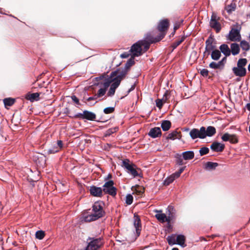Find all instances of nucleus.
<instances>
[{
    "instance_id": "59",
    "label": "nucleus",
    "mask_w": 250,
    "mask_h": 250,
    "mask_svg": "<svg viewBox=\"0 0 250 250\" xmlns=\"http://www.w3.org/2000/svg\"><path fill=\"white\" fill-rule=\"evenodd\" d=\"M98 98V97H97V96L96 95V94H95V95L94 96H93V97H89V98L87 99V101H92V100H97Z\"/></svg>"
},
{
    "instance_id": "18",
    "label": "nucleus",
    "mask_w": 250,
    "mask_h": 250,
    "mask_svg": "<svg viewBox=\"0 0 250 250\" xmlns=\"http://www.w3.org/2000/svg\"><path fill=\"white\" fill-rule=\"evenodd\" d=\"M134 226L136 229V233L138 235H139L140 234V232L141 230V220L139 217L138 215H134Z\"/></svg>"
},
{
    "instance_id": "49",
    "label": "nucleus",
    "mask_w": 250,
    "mask_h": 250,
    "mask_svg": "<svg viewBox=\"0 0 250 250\" xmlns=\"http://www.w3.org/2000/svg\"><path fill=\"white\" fill-rule=\"evenodd\" d=\"M230 134L228 133H225L222 137L221 139L223 141H229L230 139Z\"/></svg>"
},
{
    "instance_id": "21",
    "label": "nucleus",
    "mask_w": 250,
    "mask_h": 250,
    "mask_svg": "<svg viewBox=\"0 0 250 250\" xmlns=\"http://www.w3.org/2000/svg\"><path fill=\"white\" fill-rule=\"evenodd\" d=\"M236 8V0H232L230 4L226 6L225 9L229 14H230L235 10Z\"/></svg>"
},
{
    "instance_id": "57",
    "label": "nucleus",
    "mask_w": 250,
    "mask_h": 250,
    "mask_svg": "<svg viewBox=\"0 0 250 250\" xmlns=\"http://www.w3.org/2000/svg\"><path fill=\"white\" fill-rule=\"evenodd\" d=\"M63 143L61 140H58L57 142V146H58L59 148L61 149L63 147Z\"/></svg>"
},
{
    "instance_id": "32",
    "label": "nucleus",
    "mask_w": 250,
    "mask_h": 250,
    "mask_svg": "<svg viewBox=\"0 0 250 250\" xmlns=\"http://www.w3.org/2000/svg\"><path fill=\"white\" fill-rule=\"evenodd\" d=\"M15 102V99L11 98H5L3 100V103L5 107L12 106Z\"/></svg>"
},
{
    "instance_id": "15",
    "label": "nucleus",
    "mask_w": 250,
    "mask_h": 250,
    "mask_svg": "<svg viewBox=\"0 0 250 250\" xmlns=\"http://www.w3.org/2000/svg\"><path fill=\"white\" fill-rule=\"evenodd\" d=\"M162 134L161 130L160 127H155L150 129L148 135L153 138L160 137Z\"/></svg>"
},
{
    "instance_id": "42",
    "label": "nucleus",
    "mask_w": 250,
    "mask_h": 250,
    "mask_svg": "<svg viewBox=\"0 0 250 250\" xmlns=\"http://www.w3.org/2000/svg\"><path fill=\"white\" fill-rule=\"evenodd\" d=\"M229 142L231 144H236L238 142V137L235 134H230Z\"/></svg>"
},
{
    "instance_id": "33",
    "label": "nucleus",
    "mask_w": 250,
    "mask_h": 250,
    "mask_svg": "<svg viewBox=\"0 0 250 250\" xmlns=\"http://www.w3.org/2000/svg\"><path fill=\"white\" fill-rule=\"evenodd\" d=\"M221 63V62H212L210 63V64H209V67L213 68V69H218L222 70L223 69V68L221 65V64H220Z\"/></svg>"
},
{
    "instance_id": "54",
    "label": "nucleus",
    "mask_w": 250,
    "mask_h": 250,
    "mask_svg": "<svg viewBox=\"0 0 250 250\" xmlns=\"http://www.w3.org/2000/svg\"><path fill=\"white\" fill-rule=\"evenodd\" d=\"M208 71L207 69H203L200 71V74L203 77H207L208 75Z\"/></svg>"
},
{
    "instance_id": "30",
    "label": "nucleus",
    "mask_w": 250,
    "mask_h": 250,
    "mask_svg": "<svg viewBox=\"0 0 250 250\" xmlns=\"http://www.w3.org/2000/svg\"><path fill=\"white\" fill-rule=\"evenodd\" d=\"M215 46L212 45V42L209 39L206 41L205 50L210 53L211 51H213V50H215Z\"/></svg>"
},
{
    "instance_id": "47",
    "label": "nucleus",
    "mask_w": 250,
    "mask_h": 250,
    "mask_svg": "<svg viewBox=\"0 0 250 250\" xmlns=\"http://www.w3.org/2000/svg\"><path fill=\"white\" fill-rule=\"evenodd\" d=\"M106 91V90H105V88H101L98 90L96 95L98 98L101 97L105 94Z\"/></svg>"
},
{
    "instance_id": "1",
    "label": "nucleus",
    "mask_w": 250,
    "mask_h": 250,
    "mask_svg": "<svg viewBox=\"0 0 250 250\" xmlns=\"http://www.w3.org/2000/svg\"><path fill=\"white\" fill-rule=\"evenodd\" d=\"M165 35V32H160L159 35L156 37L149 36L146 38V40L138 41L131 47L129 51L131 56L135 57L141 56L143 53V46L144 47L145 51H146L149 49L150 44L159 42L164 38Z\"/></svg>"
},
{
    "instance_id": "26",
    "label": "nucleus",
    "mask_w": 250,
    "mask_h": 250,
    "mask_svg": "<svg viewBox=\"0 0 250 250\" xmlns=\"http://www.w3.org/2000/svg\"><path fill=\"white\" fill-rule=\"evenodd\" d=\"M113 81L114 80H113V78L110 75L108 78L105 79L104 83H102L104 87L103 88H105L106 90L107 88L109 87L110 84L113 82Z\"/></svg>"
},
{
    "instance_id": "2",
    "label": "nucleus",
    "mask_w": 250,
    "mask_h": 250,
    "mask_svg": "<svg viewBox=\"0 0 250 250\" xmlns=\"http://www.w3.org/2000/svg\"><path fill=\"white\" fill-rule=\"evenodd\" d=\"M103 205L102 202H95L92 206V212L87 215L83 214V221L85 222H90L103 217L105 214Z\"/></svg>"
},
{
    "instance_id": "3",
    "label": "nucleus",
    "mask_w": 250,
    "mask_h": 250,
    "mask_svg": "<svg viewBox=\"0 0 250 250\" xmlns=\"http://www.w3.org/2000/svg\"><path fill=\"white\" fill-rule=\"evenodd\" d=\"M122 166L133 177H142L141 169L137 167V166L133 163L131 162L129 159H126L124 160L122 162Z\"/></svg>"
},
{
    "instance_id": "29",
    "label": "nucleus",
    "mask_w": 250,
    "mask_h": 250,
    "mask_svg": "<svg viewBox=\"0 0 250 250\" xmlns=\"http://www.w3.org/2000/svg\"><path fill=\"white\" fill-rule=\"evenodd\" d=\"M171 125V122L168 120L163 121L161 124V127L164 131H167Z\"/></svg>"
},
{
    "instance_id": "34",
    "label": "nucleus",
    "mask_w": 250,
    "mask_h": 250,
    "mask_svg": "<svg viewBox=\"0 0 250 250\" xmlns=\"http://www.w3.org/2000/svg\"><path fill=\"white\" fill-rule=\"evenodd\" d=\"M240 46L243 50L249 51L250 48V45L248 42L246 41H242L240 42Z\"/></svg>"
},
{
    "instance_id": "38",
    "label": "nucleus",
    "mask_w": 250,
    "mask_h": 250,
    "mask_svg": "<svg viewBox=\"0 0 250 250\" xmlns=\"http://www.w3.org/2000/svg\"><path fill=\"white\" fill-rule=\"evenodd\" d=\"M118 129V127H117L109 128L105 131V132L104 133V136L105 137L109 136L110 135L112 134L113 133L117 131Z\"/></svg>"
},
{
    "instance_id": "63",
    "label": "nucleus",
    "mask_w": 250,
    "mask_h": 250,
    "mask_svg": "<svg viewBox=\"0 0 250 250\" xmlns=\"http://www.w3.org/2000/svg\"><path fill=\"white\" fill-rule=\"evenodd\" d=\"M210 52L208 51L207 50H205V52L203 53V57L204 58H208V56L210 55Z\"/></svg>"
},
{
    "instance_id": "53",
    "label": "nucleus",
    "mask_w": 250,
    "mask_h": 250,
    "mask_svg": "<svg viewBox=\"0 0 250 250\" xmlns=\"http://www.w3.org/2000/svg\"><path fill=\"white\" fill-rule=\"evenodd\" d=\"M184 169L185 167H181L178 171L173 173V175L175 176V177H176V178H178L180 176L181 174L183 172Z\"/></svg>"
},
{
    "instance_id": "9",
    "label": "nucleus",
    "mask_w": 250,
    "mask_h": 250,
    "mask_svg": "<svg viewBox=\"0 0 250 250\" xmlns=\"http://www.w3.org/2000/svg\"><path fill=\"white\" fill-rule=\"evenodd\" d=\"M169 26V20L167 19L161 20L158 23V31H166Z\"/></svg>"
},
{
    "instance_id": "12",
    "label": "nucleus",
    "mask_w": 250,
    "mask_h": 250,
    "mask_svg": "<svg viewBox=\"0 0 250 250\" xmlns=\"http://www.w3.org/2000/svg\"><path fill=\"white\" fill-rule=\"evenodd\" d=\"M209 24L210 27L216 31H219L221 29L220 23L217 21L216 17L214 15H212L211 17Z\"/></svg>"
},
{
    "instance_id": "62",
    "label": "nucleus",
    "mask_w": 250,
    "mask_h": 250,
    "mask_svg": "<svg viewBox=\"0 0 250 250\" xmlns=\"http://www.w3.org/2000/svg\"><path fill=\"white\" fill-rule=\"evenodd\" d=\"M140 188V187L139 186H138L137 187H135V190H136V192L138 193V194L139 195H140L144 192V189H142V191L141 190H139L137 189V188Z\"/></svg>"
},
{
    "instance_id": "5",
    "label": "nucleus",
    "mask_w": 250,
    "mask_h": 250,
    "mask_svg": "<svg viewBox=\"0 0 250 250\" xmlns=\"http://www.w3.org/2000/svg\"><path fill=\"white\" fill-rule=\"evenodd\" d=\"M114 184L112 180L105 182L103 186V192L113 197L115 196L117 194V188L114 187Z\"/></svg>"
},
{
    "instance_id": "11",
    "label": "nucleus",
    "mask_w": 250,
    "mask_h": 250,
    "mask_svg": "<svg viewBox=\"0 0 250 250\" xmlns=\"http://www.w3.org/2000/svg\"><path fill=\"white\" fill-rule=\"evenodd\" d=\"M90 193L93 196L101 197L103 195V190L101 188L93 186L90 187Z\"/></svg>"
},
{
    "instance_id": "61",
    "label": "nucleus",
    "mask_w": 250,
    "mask_h": 250,
    "mask_svg": "<svg viewBox=\"0 0 250 250\" xmlns=\"http://www.w3.org/2000/svg\"><path fill=\"white\" fill-rule=\"evenodd\" d=\"M129 54L126 52L123 53L121 55V57L122 58H127L129 57Z\"/></svg>"
},
{
    "instance_id": "19",
    "label": "nucleus",
    "mask_w": 250,
    "mask_h": 250,
    "mask_svg": "<svg viewBox=\"0 0 250 250\" xmlns=\"http://www.w3.org/2000/svg\"><path fill=\"white\" fill-rule=\"evenodd\" d=\"M167 218L170 223L175 219V210L172 206H169L167 208Z\"/></svg>"
},
{
    "instance_id": "46",
    "label": "nucleus",
    "mask_w": 250,
    "mask_h": 250,
    "mask_svg": "<svg viewBox=\"0 0 250 250\" xmlns=\"http://www.w3.org/2000/svg\"><path fill=\"white\" fill-rule=\"evenodd\" d=\"M209 152V148L206 147H201L199 150V153L201 156H203L207 154Z\"/></svg>"
},
{
    "instance_id": "36",
    "label": "nucleus",
    "mask_w": 250,
    "mask_h": 250,
    "mask_svg": "<svg viewBox=\"0 0 250 250\" xmlns=\"http://www.w3.org/2000/svg\"><path fill=\"white\" fill-rule=\"evenodd\" d=\"M135 57L131 56V58L128 60L125 64V69L127 70L135 63L134 61Z\"/></svg>"
},
{
    "instance_id": "48",
    "label": "nucleus",
    "mask_w": 250,
    "mask_h": 250,
    "mask_svg": "<svg viewBox=\"0 0 250 250\" xmlns=\"http://www.w3.org/2000/svg\"><path fill=\"white\" fill-rule=\"evenodd\" d=\"M133 196L131 194H128L126 196L125 203L127 205H131L133 202Z\"/></svg>"
},
{
    "instance_id": "45",
    "label": "nucleus",
    "mask_w": 250,
    "mask_h": 250,
    "mask_svg": "<svg viewBox=\"0 0 250 250\" xmlns=\"http://www.w3.org/2000/svg\"><path fill=\"white\" fill-rule=\"evenodd\" d=\"M42 92L32 93V102L34 101H38L40 100V96L42 94Z\"/></svg>"
},
{
    "instance_id": "58",
    "label": "nucleus",
    "mask_w": 250,
    "mask_h": 250,
    "mask_svg": "<svg viewBox=\"0 0 250 250\" xmlns=\"http://www.w3.org/2000/svg\"><path fill=\"white\" fill-rule=\"evenodd\" d=\"M25 98L27 100L31 101V93L30 92H28L25 96Z\"/></svg>"
},
{
    "instance_id": "50",
    "label": "nucleus",
    "mask_w": 250,
    "mask_h": 250,
    "mask_svg": "<svg viewBox=\"0 0 250 250\" xmlns=\"http://www.w3.org/2000/svg\"><path fill=\"white\" fill-rule=\"evenodd\" d=\"M114 107H109L104 109V112L105 114H110L114 111Z\"/></svg>"
},
{
    "instance_id": "13",
    "label": "nucleus",
    "mask_w": 250,
    "mask_h": 250,
    "mask_svg": "<svg viewBox=\"0 0 250 250\" xmlns=\"http://www.w3.org/2000/svg\"><path fill=\"white\" fill-rule=\"evenodd\" d=\"M232 71L235 76L240 77L245 76L247 73V70L245 67H241L237 66V67H234L232 68Z\"/></svg>"
},
{
    "instance_id": "56",
    "label": "nucleus",
    "mask_w": 250,
    "mask_h": 250,
    "mask_svg": "<svg viewBox=\"0 0 250 250\" xmlns=\"http://www.w3.org/2000/svg\"><path fill=\"white\" fill-rule=\"evenodd\" d=\"M71 99L72 101L77 104L79 105L80 104V103L79 102V99L75 96L73 95L71 96Z\"/></svg>"
},
{
    "instance_id": "6",
    "label": "nucleus",
    "mask_w": 250,
    "mask_h": 250,
    "mask_svg": "<svg viewBox=\"0 0 250 250\" xmlns=\"http://www.w3.org/2000/svg\"><path fill=\"white\" fill-rule=\"evenodd\" d=\"M127 72V70L125 69L122 70L118 69L115 71L111 72L110 76L113 78L114 81H119V84H120L122 80L125 77Z\"/></svg>"
},
{
    "instance_id": "24",
    "label": "nucleus",
    "mask_w": 250,
    "mask_h": 250,
    "mask_svg": "<svg viewBox=\"0 0 250 250\" xmlns=\"http://www.w3.org/2000/svg\"><path fill=\"white\" fill-rule=\"evenodd\" d=\"M230 53L231 52L233 55H236L239 54L240 52V47L238 44L233 43L230 45Z\"/></svg>"
},
{
    "instance_id": "14",
    "label": "nucleus",
    "mask_w": 250,
    "mask_h": 250,
    "mask_svg": "<svg viewBox=\"0 0 250 250\" xmlns=\"http://www.w3.org/2000/svg\"><path fill=\"white\" fill-rule=\"evenodd\" d=\"M210 148L215 152H222L225 148V145L215 142L211 145Z\"/></svg>"
},
{
    "instance_id": "64",
    "label": "nucleus",
    "mask_w": 250,
    "mask_h": 250,
    "mask_svg": "<svg viewBox=\"0 0 250 250\" xmlns=\"http://www.w3.org/2000/svg\"><path fill=\"white\" fill-rule=\"evenodd\" d=\"M247 109L250 111V103L247 104H246Z\"/></svg>"
},
{
    "instance_id": "8",
    "label": "nucleus",
    "mask_w": 250,
    "mask_h": 250,
    "mask_svg": "<svg viewBox=\"0 0 250 250\" xmlns=\"http://www.w3.org/2000/svg\"><path fill=\"white\" fill-rule=\"evenodd\" d=\"M204 133V126H202L199 130L197 128H193L189 132V135L192 139H195L197 138L204 139L203 133Z\"/></svg>"
},
{
    "instance_id": "22",
    "label": "nucleus",
    "mask_w": 250,
    "mask_h": 250,
    "mask_svg": "<svg viewBox=\"0 0 250 250\" xmlns=\"http://www.w3.org/2000/svg\"><path fill=\"white\" fill-rule=\"evenodd\" d=\"M221 51L226 56H229L230 55V50L228 45L223 44L219 47Z\"/></svg>"
},
{
    "instance_id": "55",
    "label": "nucleus",
    "mask_w": 250,
    "mask_h": 250,
    "mask_svg": "<svg viewBox=\"0 0 250 250\" xmlns=\"http://www.w3.org/2000/svg\"><path fill=\"white\" fill-rule=\"evenodd\" d=\"M108 77H109L108 76L106 73H104L102 75H101V76H100L99 77H97L96 79L97 81L102 80H104L105 79L107 78Z\"/></svg>"
},
{
    "instance_id": "40",
    "label": "nucleus",
    "mask_w": 250,
    "mask_h": 250,
    "mask_svg": "<svg viewBox=\"0 0 250 250\" xmlns=\"http://www.w3.org/2000/svg\"><path fill=\"white\" fill-rule=\"evenodd\" d=\"M248 61L245 58L240 59L237 63V66L241 67H245Z\"/></svg>"
},
{
    "instance_id": "41",
    "label": "nucleus",
    "mask_w": 250,
    "mask_h": 250,
    "mask_svg": "<svg viewBox=\"0 0 250 250\" xmlns=\"http://www.w3.org/2000/svg\"><path fill=\"white\" fill-rule=\"evenodd\" d=\"M45 236V232L43 230H38L35 233V237L36 238L42 240Z\"/></svg>"
},
{
    "instance_id": "10",
    "label": "nucleus",
    "mask_w": 250,
    "mask_h": 250,
    "mask_svg": "<svg viewBox=\"0 0 250 250\" xmlns=\"http://www.w3.org/2000/svg\"><path fill=\"white\" fill-rule=\"evenodd\" d=\"M155 212L157 213L155 214V217L159 222L162 223L165 222L170 223L167 216L165 213H162L161 210H156Z\"/></svg>"
},
{
    "instance_id": "51",
    "label": "nucleus",
    "mask_w": 250,
    "mask_h": 250,
    "mask_svg": "<svg viewBox=\"0 0 250 250\" xmlns=\"http://www.w3.org/2000/svg\"><path fill=\"white\" fill-rule=\"evenodd\" d=\"M241 29V26L240 24H236L233 26L230 31H240Z\"/></svg>"
},
{
    "instance_id": "28",
    "label": "nucleus",
    "mask_w": 250,
    "mask_h": 250,
    "mask_svg": "<svg viewBox=\"0 0 250 250\" xmlns=\"http://www.w3.org/2000/svg\"><path fill=\"white\" fill-rule=\"evenodd\" d=\"M221 56V51L218 49L213 50L211 53V57L214 60H218Z\"/></svg>"
},
{
    "instance_id": "37",
    "label": "nucleus",
    "mask_w": 250,
    "mask_h": 250,
    "mask_svg": "<svg viewBox=\"0 0 250 250\" xmlns=\"http://www.w3.org/2000/svg\"><path fill=\"white\" fill-rule=\"evenodd\" d=\"M176 179L175 176L172 174L169 177H167L164 182V185L165 186H168Z\"/></svg>"
},
{
    "instance_id": "31",
    "label": "nucleus",
    "mask_w": 250,
    "mask_h": 250,
    "mask_svg": "<svg viewBox=\"0 0 250 250\" xmlns=\"http://www.w3.org/2000/svg\"><path fill=\"white\" fill-rule=\"evenodd\" d=\"M176 234H173L167 237V239L169 245L172 246L176 244Z\"/></svg>"
},
{
    "instance_id": "16",
    "label": "nucleus",
    "mask_w": 250,
    "mask_h": 250,
    "mask_svg": "<svg viewBox=\"0 0 250 250\" xmlns=\"http://www.w3.org/2000/svg\"><path fill=\"white\" fill-rule=\"evenodd\" d=\"M241 38L240 32H229L227 39L231 42H239Z\"/></svg>"
},
{
    "instance_id": "20",
    "label": "nucleus",
    "mask_w": 250,
    "mask_h": 250,
    "mask_svg": "<svg viewBox=\"0 0 250 250\" xmlns=\"http://www.w3.org/2000/svg\"><path fill=\"white\" fill-rule=\"evenodd\" d=\"M120 84L118 82L113 81L112 83L111 84L109 90L107 93L108 96H112L114 95L116 89L119 86Z\"/></svg>"
},
{
    "instance_id": "60",
    "label": "nucleus",
    "mask_w": 250,
    "mask_h": 250,
    "mask_svg": "<svg viewBox=\"0 0 250 250\" xmlns=\"http://www.w3.org/2000/svg\"><path fill=\"white\" fill-rule=\"evenodd\" d=\"M226 60H227L226 57H224L222 59V60H221L219 62H221V63L220 64L223 68L224 67L225 63L226 61Z\"/></svg>"
},
{
    "instance_id": "52",
    "label": "nucleus",
    "mask_w": 250,
    "mask_h": 250,
    "mask_svg": "<svg viewBox=\"0 0 250 250\" xmlns=\"http://www.w3.org/2000/svg\"><path fill=\"white\" fill-rule=\"evenodd\" d=\"M163 102L162 99H158L156 100V106L160 109L163 105Z\"/></svg>"
},
{
    "instance_id": "23",
    "label": "nucleus",
    "mask_w": 250,
    "mask_h": 250,
    "mask_svg": "<svg viewBox=\"0 0 250 250\" xmlns=\"http://www.w3.org/2000/svg\"><path fill=\"white\" fill-rule=\"evenodd\" d=\"M187 36L183 35L180 37L177 41L173 42L170 47L172 48V50L175 49L178 46H179L186 39Z\"/></svg>"
},
{
    "instance_id": "35",
    "label": "nucleus",
    "mask_w": 250,
    "mask_h": 250,
    "mask_svg": "<svg viewBox=\"0 0 250 250\" xmlns=\"http://www.w3.org/2000/svg\"><path fill=\"white\" fill-rule=\"evenodd\" d=\"M180 133L177 131H174L172 132L169 133L167 137V139L174 140L178 138V136L180 135Z\"/></svg>"
},
{
    "instance_id": "43",
    "label": "nucleus",
    "mask_w": 250,
    "mask_h": 250,
    "mask_svg": "<svg viewBox=\"0 0 250 250\" xmlns=\"http://www.w3.org/2000/svg\"><path fill=\"white\" fill-rule=\"evenodd\" d=\"M184 21L183 20H180L176 21L174 24L173 30L174 31H176L178 30L180 26L183 24Z\"/></svg>"
},
{
    "instance_id": "25",
    "label": "nucleus",
    "mask_w": 250,
    "mask_h": 250,
    "mask_svg": "<svg viewBox=\"0 0 250 250\" xmlns=\"http://www.w3.org/2000/svg\"><path fill=\"white\" fill-rule=\"evenodd\" d=\"M185 241L186 238L184 235L181 234L177 235L176 244L185 247Z\"/></svg>"
},
{
    "instance_id": "27",
    "label": "nucleus",
    "mask_w": 250,
    "mask_h": 250,
    "mask_svg": "<svg viewBox=\"0 0 250 250\" xmlns=\"http://www.w3.org/2000/svg\"><path fill=\"white\" fill-rule=\"evenodd\" d=\"M183 157L185 160H191L194 158V154L192 151H186L183 153Z\"/></svg>"
},
{
    "instance_id": "17",
    "label": "nucleus",
    "mask_w": 250,
    "mask_h": 250,
    "mask_svg": "<svg viewBox=\"0 0 250 250\" xmlns=\"http://www.w3.org/2000/svg\"><path fill=\"white\" fill-rule=\"evenodd\" d=\"M204 133H203L204 134V138H206V136L211 137L216 133V129L213 126H209L207 127V129L205 127H204Z\"/></svg>"
},
{
    "instance_id": "39",
    "label": "nucleus",
    "mask_w": 250,
    "mask_h": 250,
    "mask_svg": "<svg viewBox=\"0 0 250 250\" xmlns=\"http://www.w3.org/2000/svg\"><path fill=\"white\" fill-rule=\"evenodd\" d=\"M218 166L217 163L208 162L206 164V168L209 169H215Z\"/></svg>"
},
{
    "instance_id": "4",
    "label": "nucleus",
    "mask_w": 250,
    "mask_h": 250,
    "mask_svg": "<svg viewBox=\"0 0 250 250\" xmlns=\"http://www.w3.org/2000/svg\"><path fill=\"white\" fill-rule=\"evenodd\" d=\"M87 246L85 250H99L104 245V241L102 237H89L86 239Z\"/></svg>"
},
{
    "instance_id": "7",
    "label": "nucleus",
    "mask_w": 250,
    "mask_h": 250,
    "mask_svg": "<svg viewBox=\"0 0 250 250\" xmlns=\"http://www.w3.org/2000/svg\"><path fill=\"white\" fill-rule=\"evenodd\" d=\"M75 118H80L82 119H87L90 121H94L96 119V116L95 114L93 112L84 110L83 113H78L75 115Z\"/></svg>"
},
{
    "instance_id": "44",
    "label": "nucleus",
    "mask_w": 250,
    "mask_h": 250,
    "mask_svg": "<svg viewBox=\"0 0 250 250\" xmlns=\"http://www.w3.org/2000/svg\"><path fill=\"white\" fill-rule=\"evenodd\" d=\"M60 150L61 149L59 148L57 146H54L52 148H50L48 150V153L49 154H54L59 152Z\"/></svg>"
}]
</instances>
